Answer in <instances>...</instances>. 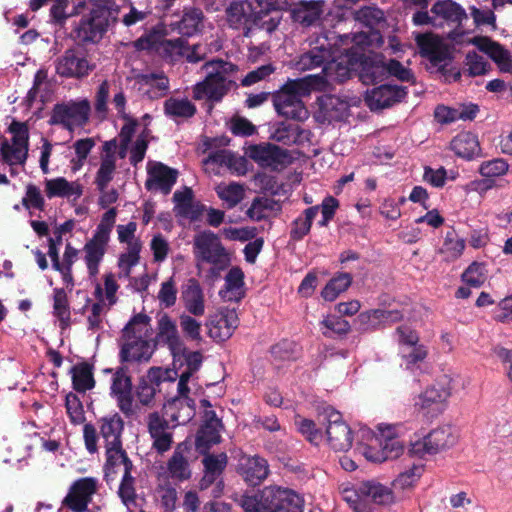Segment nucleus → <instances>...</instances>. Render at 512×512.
Masks as SVG:
<instances>
[{
  "label": "nucleus",
  "mask_w": 512,
  "mask_h": 512,
  "mask_svg": "<svg viewBox=\"0 0 512 512\" xmlns=\"http://www.w3.org/2000/svg\"><path fill=\"white\" fill-rule=\"evenodd\" d=\"M53 313L59 320L61 329H65L69 326L70 310L67 295L63 289L54 290Z\"/></svg>",
  "instance_id": "5fc2aeb1"
},
{
  "label": "nucleus",
  "mask_w": 512,
  "mask_h": 512,
  "mask_svg": "<svg viewBox=\"0 0 512 512\" xmlns=\"http://www.w3.org/2000/svg\"><path fill=\"white\" fill-rule=\"evenodd\" d=\"M352 281L353 277L350 273L339 272L324 286L321 296L324 300L332 302L351 286Z\"/></svg>",
  "instance_id": "49530a36"
},
{
  "label": "nucleus",
  "mask_w": 512,
  "mask_h": 512,
  "mask_svg": "<svg viewBox=\"0 0 512 512\" xmlns=\"http://www.w3.org/2000/svg\"><path fill=\"white\" fill-rule=\"evenodd\" d=\"M321 325L324 327L322 334L326 338H333L335 336L344 337L350 330V323L337 315H327L322 321Z\"/></svg>",
  "instance_id": "3c124183"
},
{
  "label": "nucleus",
  "mask_w": 512,
  "mask_h": 512,
  "mask_svg": "<svg viewBox=\"0 0 512 512\" xmlns=\"http://www.w3.org/2000/svg\"><path fill=\"white\" fill-rule=\"evenodd\" d=\"M182 359L185 360L187 369L179 376L178 393L183 395L186 392H190L188 383L191 381L192 375L199 369L202 363V355L199 352H187L185 350L184 354L174 359V363L181 361Z\"/></svg>",
  "instance_id": "79ce46f5"
},
{
  "label": "nucleus",
  "mask_w": 512,
  "mask_h": 512,
  "mask_svg": "<svg viewBox=\"0 0 512 512\" xmlns=\"http://www.w3.org/2000/svg\"><path fill=\"white\" fill-rule=\"evenodd\" d=\"M170 26L183 36H193L203 28V13L197 8L185 9L181 19L171 22Z\"/></svg>",
  "instance_id": "4c0bfd02"
},
{
  "label": "nucleus",
  "mask_w": 512,
  "mask_h": 512,
  "mask_svg": "<svg viewBox=\"0 0 512 512\" xmlns=\"http://www.w3.org/2000/svg\"><path fill=\"white\" fill-rule=\"evenodd\" d=\"M95 296L98 301L86 306L88 328L93 331L100 330L103 327V318L107 311V305L104 304L102 296V287L99 283L95 287Z\"/></svg>",
  "instance_id": "a18cd8bd"
},
{
  "label": "nucleus",
  "mask_w": 512,
  "mask_h": 512,
  "mask_svg": "<svg viewBox=\"0 0 512 512\" xmlns=\"http://www.w3.org/2000/svg\"><path fill=\"white\" fill-rule=\"evenodd\" d=\"M90 104L87 100L70 101L55 105L51 124L61 125L69 131L82 127L88 121Z\"/></svg>",
  "instance_id": "9b49d317"
},
{
  "label": "nucleus",
  "mask_w": 512,
  "mask_h": 512,
  "mask_svg": "<svg viewBox=\"0 0 512 512\" xmlns=\"http://www.w3.org/2000/svg\"><path fill=\"white\" fill-rule=\"evenodd\" d=\"M326 413L328 421L326 435L329 445L335 451H348L353 443L350 427L342 420L338 411L330 409Z\"/></svg>",
  "instance_id": "aec40b11"
},
{
  "label": "nucleus",
  "mask_w": 512,
  "mask_h": 512,
  "mask_svg": "<svg viewBox=\"0 0 512 512\" xmlns=\"http://www.w3.org/2000/svg\"><path fill=\"white\" fill-rule=\"evenodd\" d=\"M450 149L459 158L471 161L482 156V149L476 134L462 131L450 141Z\"/></svg>",
  "instance_id": "7c9ffc66"
},
{
  "label": "nucleus",
  "mask_w": 512,
  "mask_h": 512,
  "mask_svg": "<svg viewBox=\"0 0 512 512\" xmlns=\"http://www.w3.org/2000/svg\"><path fill=\"white\" fill-rule=\"evenodd\" d=\"M450 395V390L445 386L431 385L415 398V410L426 420L432 421L445 411Z\"/></svg>",
  "instance_id": "9d476101"
},
{
  "label": "nucleus",
  "mask_w": 512,
  "mask_h": 512,
  "mask_svg": "<svg viewBox=\"0 0 512 512\" xmlns=\"http://www.w3.org/2000/svg\"><path fill=\"white\" fill-rule=\"evenodd\" d=\"M201 408L204 409L203 424L201 425L195 441L196 450L201 454H207L209 449L220 443L221 435V420L216 417L215 412L211 409V404L208 400H201Z\"/></svg>",
  "instance_id": "4468645a"
},
{
  "label": "nucleus",
  "mask_w": 512,
  "mask_h": 512,
  "mask_svg": "<svg viewBox=\"0 0 512 512\" xmlns=\"http://www.w3.org/2000/svg\"><path fill=\"white\" fill-rule=\"evenodd\" d=\"M104 5H98L89 17L83 19L78 27V37L83 41L95 42L102 37L107 28V17Z\"/></svg>",
  "instance_id": "cd10ccee"
},
{
  "label": "nucleus",
  "mask_w": 512,
  "mask_h": 512,
  "mask_svg": "<svg viewBox=\"0 0 512 512\" xmlns=\"http://www.w3.org/2000/svg\"><path fill=\"white\" fill-rule=\"evenodd\" d=\"M341 495L342 499L347 502L354 512H372V509H370L368 504H366L363 483L343 488Z\"/></svg>",
  "instance_id": "8fccbe9b"
},
{
  "label": "nucleus",
  "mask_w": 512,
  "mask_h": 512,
  "mask_svg": "<svg viewBox=\"0 0 512 512\" xmlns=\"http://www.w3.org/2000/svg\"><path fill=\"white\" fill-rule=\"evenodd\" d=\"M111 395L116 399L119 409L127 416L135 412L132 397V382L128 372L117 369L112 376Z\"/></svg>",
  "instance_id": "5701e85b"
},
{
  "label": "nucleus",
  "mask_w": 512,
  "mask_h": 512,
  "mask_svg": "<svg viewBox=\"0 0 512 512\" xmlns=\"http://www.w3.org/2000/svg\"><path fill=\"white\" fill-rule=\"evenodd\" d=\"M150 318L144 314L133 317L124 327L120 344V359L123 362L148 361L153 353Z\"/></svg>",
  "instance_id": "7ed1b4c3"
},
{
  "label": "nucleus",
  "mask_w": 512,
  "mask_h": 512,
  "mask_svg": "<svg viewBox=\"0 0 512 512\" xmlns=\"http://www.w3.org/2000/svg\"><path fill=\"white\" fill-rule=\"evenodd\" d=\"M156 343L166 345L173 359L184 354L185 346L178 334L176 323L167 315L158 319Z\"/></svg>",
  "instance_id": "bb28decb"
},
{
  "label": "nucleus",
  "mask_w": 512,
  "mask_h": 512,
  "mask_svg": "<svg viewBox=\"0 0 512 512\" xmlns=\"http://www.w3.org/2000/svg\"><path fill=\"white\" fill-rule=\"evenodd\" d=\"M148 430L153 439V448L159 453H164L171 448L172 431L168 422L157 413L148 416Z\"/></svg>",
  "instance_id": "473e14b6"
},
{
  "label": "nucleus",
  "mask_w": 512,
  "mask_h": 512,
  "mask_svg": "<svg viewBox=\"0 0 512 512\" xmlns=\"http://www.w3.org/2000/svg\"><path fill=\"white\" fill-rule=\"evenodd\" d=\"M194 249L198 259L212 265L210 277H220L224 269V249L220 238L211 232H202L194 239Z\"/></svg>",
  "instance_id": "1a4fd4ad"
},
{
  "label": "nucleus",
  "mask_w": 512,
  "mask_h": 512,
  "mask_svg": "<svg viewBox=\"0 0 512 512\" xmlns=\"http://www.w3.org/2000/svg\"><path fill=\"white\" fill-rule=\"evenodd\" d=\"M188 393H179V397L173 399L166 406V413L177 424H185L190 421L195 414L194 400L188 397Z\"/></svg>",
  "instance_id": "e433bc0d"
},
{
  "label": "nucleus",
  "mask_w": 512,
  "mask_h": 512,
  "mask_svg": "<svg viewBox=\"0 0 512 512\" xmlns=\"http://www.w3.org/2000/svg\"><path fill=\"white\" fill-rule=\"evenodd\" d=\"M123 426V420L117 413L99 420L100 435L104 440L107 462L110 465H116L118 461H125L127 458L121 443Z\"/></svg>",
  "instance_id": "0eeeda50"
},
{
  "label": "nucleus",
  "mask_w": 512,
  "mask_h": 512,
  "mask_svg": "<svg viewBox=\"0 0 512 512\" xmlns=\"http://www.w3.org/2000/svg\"><path fill=\"white\" fill-rule=\"evenodd\" d=\"M258 14L264 13L267 20L260 23L262 30L272 33L277 29L282 19L281 10L287 4V0H255Z\"/></svg>",
  "instance_id": "f704fd0d"
},
{
  "label": "nucleus",
  "mask_w": 512,
  "mask_h": 512,
  "mask_svg": "<svg viewBox=\"0 0 512 512\" xmlns=\"http://www.w3.org/2000/svg\"><path fill=\"white\" fill-rule=\"evenodd\" d=\"M294 22L309 27L318 21L322 14V5L319 1H299L290 11Z\"/></svg>",
  "instance_id": "c9c22d12"
},
{
  "label": "nucleus",
  "mask_w": 512,
  "mask_h": 512,
  "mask_svg": "<svg viewBox=\"0 0 512 512\" xmlns=\"http://www.w3.org/2000/svg\"><path fill=\"white\" fill-rule=\"evenodd\" d=\"M323 121H343L349 116L350 104L336 95H324L318 100Z\"/></svg>",
  "instance_id": "72a5a7b5"
},
{
  "label": "nucleus",
  "mask_w": 512,
  "mask_h": 512,
  "mask_svg": "<svg viewBox=\"0 0 512 512\" xmlns=\"http://www.w3.org/2000/svg\"><path fill=\"white\" fill-rule=\"evenodd\" d=\"M187 42L182 38L167 39L163 28H155L134 42L137 50L154 52L171 62L178 61L185 54Z\"/></svg>",
  "instance_id": "39448f33"
},
{
  "label": "nucleus",
  "mask_w": 512,
  "mask_h": 512,
  "mask_svg": "<svg viewBox=\"0 0 512 512\" xmlns=\"http://www.w3.org/2000/svg\"><path fill=\"white\" fill-rule=\"evenodd\" d=\"M230 131L235 136L249 137L257 132V128L247 118L235 115L230 119Z\"/></svg>",
  "instance_id": "774afa93"
},
{
  "label": "nucleus",
  "mask_w": 512,
  "mask_h": 512,
  "mask_svg": "<svg viewBox=\"0 0 512 512\" xmlns=\"http://www.w3.org/2000/svg\"><path fill=\"white\" fill-rule=\"evenodd\" d=\"M245 296V274L239 266H233L226 273V301L240 302Z\"/></svg>",
  "instance_id": "ea45409f"
},
{
  "label": "nucleus",
  "mask_w": 512,
  "mask_h": 512,
  "mask_svg": "<svg viewBox=\"0 0 512 512\" xmlns=\"http://www.w3.org/2000/svg\"><path fill=\"white\" fill-rule=\"evenodd\" d=\"M331 52L323 46H316L300 57L304 69H313L330 63Z\"/></svg>",
  "instance_id": "603ef678"
},
{
  "label": "nucleus",
  "mask_w": 512,
  "mask_h": 512,
  "mask_svg": "<svg viewBox=\"0 0 512 512\" xmlns=\"http://www.w3.org/2000/svg\"><path fill=\"white\" fill-rule=\"evenodd\" d=\"M246 154L261 167H269L274 171L286 168L293 161L287 149L272 143L250 145Z\"/></svg>",
  "instance_id": "ddd939ff"
},
{
  "label": "nucleus",
  "mask_w": 512,
  "mask_h": 512,
  "mask_svg": "<svg viewBox=\"0 0 512 512\" xmlns=\"http://www.w3.org/2000/svg\"><path fill=\"white\" fill-rule=\"evenodd\" d=\"M119 151V138L106 141L103 144L100 165L94 181L99 190L107 188L108 184L113 180L116 171V161L118 158L123 159L120 157Z\"/></svg>",
  "instance_id": "6ab92c4d"
},
{
  "label": "nucleus",
  "mask_w": 512,
  "mask_h": 512,
  "mask_svg": "<svg viewBox=\"0 0 512 512\" xmlns=\"http://www.w3.org/2000/svg\"><path fill=\"white\" fill-rule=\"evenodd\" d=\"M509 170L508 162L503 158L484 161L479 167V173L485 178H495L505 175Z\"/></svg>",
  "instance_id": "052dcab7"
},
{
  "label": "nucleus",
  "mask_w": 512,
  "mask_h": 512,
  "mask_svg": "<svg viewBox=\"0 0 512 512\" xmlns=\"http://www.w3.org/2000/svg\"><path fill=\"white\" fill-rule=\"evenodd\" d=\"M360 64V47L353 46L344 50L336 59L330 61L325 70H330L333 80L344 83L353 75L358 74Z\"/></svg>",
  "instance_id": "4be33fe9"
},
{
  "label": "nucleus",
  "mask_w": 512,
  "mask_h": 512,
  "mask_svg": "<svg viewBox=\"0 0 512 512\" xmlns=\"http://www.w3.org/2000/svg\"><path fill=\"white\" fill-rule=\"evenodd\" d=\"M140 252L141 249H125L124 252H122L119 255L118 258V268H119V278H129L132 268L135 267L140 260Z\"/></svg>",
  "instance_id": "bf43d9fd"
},
{
  "label": "nucleus",
  "mask_w": 512,
  "mask_h": 512,
  "mask_svg": "<svg viewBox=\"0 0 512 512\" xmlns=\"http://www.w3.org/2000/svg\"><path fill=\"white\" fill-rule=\"evenodd\" d=\"M109 240L93 235L82 248V259L90 277L99 274L100 264L107 252Z\"/></svg>",
  "instance_id": "c85d7f7f"
},
{
  "label": "nucleus",
  "mask_w": 512,
  "mask_h": 512,
  "mask_svg": "<svg viewBox=\"0 0 512 512\" xmlns=\"http://www.w3.org/2000/svg\"><path fill=\"white\" fill-rule=\"evenodd\" d=\"M465 65L467 66L468 75L471 77L486 74L488 68L490 67L489 63L484 59V57L475 51L467 53L465 58Z\"/></svg>",
  "instance_id": "0e129e2a"
},
{
  "label": "nucleus",
  "mask_w": 512,
  "mask_h": 512,
  "mask_svg": "<svg viewBox=\"0 0 512 512\" xmlns=\"http://www.w3.org/2000/svg\"><path fill=\"white\" fill-rule=\"evenodd\" d=\"M319 212V206H311L303 211V214L292 222L290 238L293 241L302 240L312 227L314 218Z\"/></svg>",
  "instance_id": "c03bdc74"
},
{
  "label": "nucleus",
  "mask_w": 512,
  "mask_h": 512,
  "mask_svg": "<svg viewBox=\"0 0 512 512\" xmlns=\"http://www.w3.org/2000/svg\"><path fill=\"white\" fill-rule=\"evenodd\" d=\"M114 466H123L124 474L118 493L123 503L129 507L135 502L134 478L131 475L132 462L128 458H125V461H118Z\"/></svg>",
  "instance_id": "09e8293b"
},
{
  "label": "nucleus",
  "mask_w": 512,
  "mask_h": 512,
  "mask_svg": "<svg viewBox=\"0 0 512 512\" xmlns=\"http://www.w3.org/2000/svg\"><path fill=\"white\" fill-rule=\"evenodd\" d=\"M183 301L186 309L198 316L204 313V301L203 293L198 284L194 279H190L182 292Z\"/></svg>",
  "instance_id": "37998d69"
},
{
  "label": "nucleus",
  "mask_w": 512,
  "mask_h": 512,
  "mask_svg": "<svg viewBox=\"0 0 512 512\" xmlns=\"http://www.w3.org/2000/svg\"><path fill=\"white\" fill-rule=\"evenodd\" d=\"M222 455H206L203 459L205 468L204 476L201 482L202 487L212 484L222 472Z\"/></svg>",
  "instance_id": "4d7b16f0"
},
{
  "label": "nucleus",
  "mask_w": 512,
  "mask_h": 512,
  "mask_svg": "<svg viewBox=\"0 0 512 512\" xmlns=\"http://www.w3.org/2000/svg\"><path fill=\"white\" fill-rule=\"evenodd\" d=\"M358 76L365 85H375L387 78L385 58L381 54L367 56L360 47V64Z\"/></svg>",
  "instance_id": "393cba45"
},
{
  "label": "nucleus",
  "mask_w": 512,
  "mask_h": 512,
  "mask_svg": "<svg viewBox=\"0 0 512 512\" xmlns=\"http://www.w3.org/2000/svg\"><path fill=\"white\" fill-rule=\"evenodd\" d=\"M308 93V84L303 79L288 80L271 95L273 106L279 115L287 119L303 121L308 117V111L302 97Z\"/></svg>",
  "instance_id": "20e7f679"
},
{
  "label": "nucleus",
  "mask_w": 512,
  "mask_h": 512,
  "mask_svg": "<svg viewBox=\"0 0 512 512\" xmlns=\"http://www.w3.org/2000/svg\"><path fill=\"white\" fill-rule=\"evenodd\" d=\"M139 84V89L151 99L163 96L169 89V80L163 73L142 75Z\"/></svg>",
  "instance_id": "a19ab883"
},
{
  "label": "nucleus",
  "mask_w": 512,
  "mask_h": 512,
  "mask_svg": "<svg viewBox=\"0 0 512 512\" xmlns=\"http://www.w3.org/2000/svg\"><path fill=\"white\" fill-rule=\"evenodd\" d=\"M94 146L95 141L92 138L80 139L73 144L76 154V156L71 160L73 170H78L84 165L86 158Z\"/></svg>",
  "instance_id": "e2e57ef3"
},
{
  "label": "nucleus",
  "mask_w": 512,
  "mask_h": 512,
  "mask_svg": "<svg viewBox=\"0 0 512 512\" xmlns=\"http://www.w3.org/2000/svg\"><path fill=\"white\" fill-rule=\"evenodd\" d=\"M94 69L81 50L69 49L56 62V72L67 78H82Z\"/></svg>",
  "instance_id": "412c9836"
},
{
  "label": "nucleus",
  "mask_w": 512,
  "mask_h": 512,
  "mask_svg": "<svg viewBox=\"0 0 512 512\" xmlns=\"http://www.w3.org/2000/svg\"><path fill=\"white\" fill-rule=\"evenodd\" d=\"M203 70L206 76L194 86V99L220 102L224 96V62L221 59L207 62Z\"/></svg>",
  "instance_id": "423d86ee"
},
{
  "label": "nucleus",
  "mask_w": 512,
  "mask_h": 512,
  "mask_svg": "<svg viewBox=\"0 0 512 512\" xmlns=\"http://www.w3.org/2000/svg\"><path fill=\"white\" fill-rule=\"evenodd\" d=\"M126 99L123 92L115 94L112 104L124 120V124L119 133L120 151L119 155L125 158L129 153V160L133 166L142 162L148 148L150 131L149 115H145L141 121L132 118L125 113Z\"/></svg>",
  "instance_id": "f257e3e1"
},
{
  "label": "nucleus",
  "mask_w": 512,
  "mask_h": 512,
  "mask_svg": "<svg viewBox=\"0 0 512 512\" xmlns=\"http://www.w3.org/2000/svg\"><path fill=\"white\" fill-rule=\"evenodd\" d=\"M178 377V373L174 369L161 367H152L143 377L137 387L136 396L143 405H151L154 401L159 386L163 382H173Z\"/></svg>",
  "instance_id": "dca6fc26"
},
{
  "label": "nucleus",
  "mask_w": 512,
  "mask_h": 512,
  "mask_svg": "<svg viewBox=\"0 0 512 512\" xmlns=\"http://www.w3.org/2000/svg\"><path fill=\"white\" fill-rule=\"evenodd\" d=\"M164 112L175 122H181L194 116L196 106L187 98L170 97L164 102Z\"/></svg>",
  "instance_id": "58836bf2"
},
{
  "label": "nucleus",
  "mask_w": 512,
  "mask_h": 512,
  "mask_svg": "<svg viewBox=\"0 0 512 512\" xmlns=\"http://www.w3.org/2000/svg\"><path fill=\"white\" fill-rule=\"evenodd\" d=\"M73 387L78 392H85L94 387L92 369L88 364H81L72 369Z\"/></svg>",
  "instance_id": "864d4df0"
},
{
  "label": "nucleus",
  "mask_w": 512,
  "mask_h": 512,
  "mask_svg": "<svg viewBox=\"0 0 512 512\" xmlns=\"http://www.w3.org/2000/svg\"><path fill=\"white\" fill-rule=\"evenodd\" d=\"M12 134L11 141H5L1 145L0 153L3 160L10 166L24 165L28 156L29 132L23 122L13 121L9 126ZM13 168H11V171Z\"/></svg>",
  "instance_id": "6e6552de"
},
{
  "label": "nucleus",
  "mask_w": 512,
  "mask_h": 512,
  "mask_svg": "<svg viewBox=\"0 0 512 512\" xmlns=\"http://www.w3.org/2000/svg\"><path fill=\"white\" fill-rule=\"evenodd\" d=\"M457 437L453 434L451 427L444 426L432 430L422 439L411 443L410 453L419 457L425 454H436L442 450L452 447Z\"/></svg>",
  "instance_id": "2eb2a0df"
},
{
  "label": "nucleus",
  "mask_w": 512,
  "mask_h": 512,
  "mask_svg": "<svg viewBox=\"0 0 512 512\" xmlns=\"http://www.w3.org/2000/svg\"><path fill=\"white\" fill-rule=\"evenodd\" d=\"M255 0H239L233 1L226 8V22L232 29H240L243 27L250 30L252 26L262 29L260 23L265 22L264 13H257Z\"/></svg>",
  "instance_id": "f8f14e48"
},
{
  "label": "nucleus",
  "mask_w": 512,
  "mask_h": 512,
  "mask_svg": "<svg viewBox=\"0 0 512 512\" xmlns=\"http://www.w3.org/2000/svg\"><path fill=\"white\" fill-rule=\"evenodd\" d=\"M45 195L49 198H67L78 200L83 194V185L79 181H68L64 177L45 180Z\"/></svg>",
  "instance_id": "2f4dec72"
},
{
  "label": "nucleus",
  "mask_w": 512,
  "mask_h": 512,
  "mask_svg": "<svg viewBox=\"0 0 512 512\" xmlns=\"http://www.w3.org/2000/svg\"><path fill=\"white\" fill-rule=\"evenodd\" d=\"M147 180L145 183L149 191H160L168 194L176 182L178 172L160 162H148Z\"/></svg>",
  "instance_id": "b1692460"
},
{
  "label": "nucleus",
  "mask_w": 512,
  "mask_h": 512,
  "mask_svg": "<svg viewBox=\"0 0 512 512\" xmlns=\"http://www.w3.org/2000/svg\"><path fill=\"white\" fill-rule=\"evenodd\" d=\"M386 429L387 433L379 427L381 436L384 438V442L380 441L379 443L380 449L373 446H367L365 448L364 455L369 461L381 463L396 459L403 453L404 447L402 442L398 438L390 435L391 427H387Z\"/></svg>",
  "instance_id": "a878e982"
},
{
  "label": "nucleus",
  "mask_w": 512,
  "mask_h": 512,
  "mask_svg": "<svg viewBox=\"0 0 512 512\" xmlns=\"http://www.w3.org/2000/svg\"><path fill=\"white\" fill-rule=\"evenodd\" d=\"M245 512H303L304 500L290 489L265 487L253 495L231 496Z\"/></svg>",
  "instance_id": "f03ea898"
},
{
  "label": "nucleus",
  "mask_w": 512,
  "mask_h": 512,
  "mask_svg": "<svg viewBox=\"0 0 512 512\" xmlns=\"http://www.w3.org/2000/svg\"><path fill=\"white\" fill-rule=\"evenodd\" d=\"M430 12L437 17V21H443V25L453 27L449 38L456 39L464 33L462 22L468 20L465 9L453 0H437L431 7Z\"/></svg>",
  "instance_id": "f3484780"
},
{
  "label": "nucleus",
  "mask_w": 512,
  "mask_h": 512,
  "mask_svg": "<svg viewBox=\"0 0 512 512\" xmlns=\"http://www.w3.org/2000/svg\"><path fill=\"white\" fill-rule=\"evenodd\" d=\"M363 489H365L366 504L372 510L373 504L384 505L392 501L391 490L380 483L363 482Z\"/></svg>",
  "instance_id": "de8ad7c7"
},
{
  "label": "nucleus",
  "mask_w": 512,
  "mask_h": 512,
  "mask_svg": "<svg viewBox=\"0 0 512 512\" xmlns=\"http://www.w3.org/2000/svg\"><path fill=\"white\" fill-rule=\"evenodd\" d=\"M137 224L130 221L127 224H120L116 227L117 238L121 244H125V249H142V242L136 236Z\"/></svg>",
  "instance_id": "6e6d98bb"
},
{
  "label": "nucleus",
  "mask_w": 512,
  "mask_h": 512,
  "mask_svg": "<svg viewBox=\"0 0 512 512\" xmlns=\"http://www.w3.org/2000/svg\"><path fill=\"white\" fill-rule=\"evenodd\" d=\"M407 94L404 86L382 84L366 91L365 103L371 111H378L401 102Z\"/></svg>",
  "instance_id": "a211bd4d"
},
{
  "label": "nucleus",
  "mask_w": 512,
  "mask_h": 512,
  "mask_svg": "<svg viewBox=\"0 0 512 512\" xmlns=\"http://www.w3.org/2000/svg\"><path fill=\"white\" fill-rule=\"evenodd\" d=\"M237 472L246 483L257 486L268 476L269 467L264 458L243 456L239 460Z\"/></svg>",
  "instance_id": "c756f323"
},
{
  "label": "nucleus",
  "mask_w": 512,
  "mask_h": 512,
  "mask_svg": "<svg viewBox=\"0 0 512 512\" xmlns=\"http://www.w3.org/2000/svg\"><path fill=\"white\" fill-rule=\"evenodd\" d=\"M427 355L428 350L423 344L407 347L406 350L402 351V359L407 369H413L418 363L423 362Z\"/></svg>",
  "instance_id": "69168bd1"
},
{
  "label": "nucleus",
  "mask_w": 512,
  "mask_h": 512,
  "mask_svg": "<svg viewBox=\"0 0 512 512\" xmlns=\"http://www.w3.org/2000/svg\"><path fill=\"white\" fill-rule=\"evenodd\" d=\"M298 431L309 441L311 444L318 445L322 440V432L316 427L314 421L306 418H299L295 421Z\"/></svg>",
  "instance_id": "338daca9"
},
{
  "label": "nucleus",
  "mask_w": 512,
  "mask_h": 512,
  "mask_svg": "<svg viewBox=\"0 0 512 512\" xmlns=\"http://www.w3.org/2000/svg\"><path fill=\"white\" fill-rule=\"evenodd\" d=\"M168 472L172 478L184 480L190 477V470L187 460L177 449L168 461Z\"/></svg>",
  "instance_id": "13d9d810"
},
{
  "label": "nucleus",
  "mask_w": 512,
  "mask_h": 512,
  "mask_svg": "<svg viewBox=\"0 0 512 512\" xmlns=\"http://www.w3.org/2000/svg\"><path fill=\"white\" fill-rule=\"evenodd\" d=\"M461 279L469 287L479 288L486 281L484 266L481 263L473 262L462 273Z\"/></svg>",
  "instance_id": "680f3d73"
}]
</instances>
